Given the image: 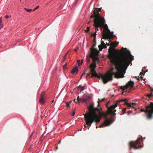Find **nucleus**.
Instances as JSON below:
<instances>
[{
  "label": "nucleus",
  "mask_w": 153,
  "mask_h": 153,
  "mask_svg": "<svg viewBox=\"0 0 153 153\" xmlns=\"http://www.w3.org/2000/svg\"><path fill=\"white\" fill-rule=\"evenodd\" d=\"M45 93L42 92L40 95V98L39 99V102L42 104H43L44 103L45 100Z\"/></svg>",
  "instance_id": "9"
},
{
  "label": "nucleus",
  "mask_w": 153,
  "mask_h": 153,
  "mask_svg": "<svg viewBox=\"0 0 153 153\" xmlns=\"http://www.w3.org/2000/svg\"><path fill=\"white\" fill-rule=\"evenodd\" d=\"M24 9L27 12H30L32 10L31 9H27L25 8H24Z\"/></svg>",
  "instance_id": "19"
},
{
  "label": "nucleus",
  "mask_w": 153,
  "mask_h": 153,
  "mask_svg": "<svg viewBox=\"0 0 153 153\" xmlns=\"http://www.w3.org/2000/svg\"><path fill=\"white\" fill-rule=\"evenodd\" d=\"M141 111L145 112L148 119H152L153 117V102H151L150 104L146 106V109H142L141 110Z\"/></svg>",
  "instance_id": "5"
},
{
  "label": "nucleus",
  "mask_w": 153,
  "mask_h": 153,
  "mask_svg": "<svg viewBox=\"0 0 153 153\" xmlns=\"http://www.w3.org/2000/svg\"><path fill=\"white\" fill-rule=\"evenodd\" d=\"M102 33H103L102 35V38L103 39H108V43L107 42H106V45L107 46H111V44H110V37L108 36V35L105 32L104 30L103 31Z\"/></svg>",
  "instance_id": "8"
},
{
  "label": "nucleus",
  "mask_w": 153,
  "mask_h": 153,
  "mask_svg": "<svg viewBox=\"0 0 153 153\" xmlns=\"http://www.w3.org/2000/svg\"><path fill=\"white\" fill-rule=\"evenodd\" d=\"M20 0L21 1V0Z\"/></svg>",
  "instance_id": "52"
},
{
  "label": "nucleus",
  "mask_w": 153,
  "mask_h": 153,
  "mask_svg": "<svg viewBox=\"0 0 153 153\" xmlns=\"http://www.w3.org/2000/svg\"><path fill=\"white\" fill-rule=\"evenodd\" d=\"M86 74L85 73H84V74H82V75H81V78H80V79L82 78V76L83 75H84V74Z\"/></svg>",
  "instance_id": "38"
},
{
  "label": "nucleus",
  "mask_w": 153,
  "mask_h": 153,
  "mask_svg": "<svg viewBox=\"0 0 153 153\" xmlns=\"http://www.w3.org/2000/svg\"><path fill=\"white\" fill-rule=\"evenodd\" d=\"M78 67L76 66L73 69L71 72L73 74H76L78 72Z\"/></svg>",
  "instance_id": "14"
},
{
  "label": "nucleus",
  "mask_w": 153,
  "mask_h": 153,
  "mask_svg": "<svg viewBox=\"0 0 153 153\" xmlns=\"http://www.w3.org/2000/svg\"><path fill=\"white\" fill-rule=\"evenodd\" d=\"M89 61H90V59H89L87 60V63L88 64V63L89 62Z\"/></svg>",
  "instance_id": "37"
},
{
  "label": "nucleus",
  "mask_w": 153,
  "mask_h": 153,
  "mask_svg": "<svg viewBox=\"0 0 153 153\" xmlns=\"http://www.w3.org/2000/svg\"><path fill=\"white\" fill-rule=\"evenodd\" d=\"M126 108H123L122 110L123 114H124L126 113Z\"/></svg>",
  "instance_id": "23"
},
{
  "label": "nucleus",
  "mask_w": 153,
  "mask_h": 153,
  "mask_svg": "<svg viewBox=\"0 0 153 153\" xmlns=\"http://www.w3.org/2000/svg\"><path fill=\"white\" fill-rule=\"evenodd\" d=\"M78 88H79V89L80 90L81 92L82 91L84 90V87H82L80 85L79 86Z\"/></svg>",
  "instance_id": "17"
},
{
  "label": "nucleus",
  "mask_w": 153,
  "mask_h": 153,
  "mask_svg": "<svg viewBox=\"0 0 153 153\" xmlns=\"http://www.w3.org/2000/svg\"><path fill=\"white\" fill-rule=\"evenodd\" d=\"M80 62H81V63L82 64L83 62V59H82L80 61Z\"/></svg>",
  "instance_id": "43"
},
{
  "label": "nucleus",
  "mask_w": 153,
  "mask_h": 153,
  "mask_svg": "<svg viewBox=\"0 0 153 153\" xmlns=\"http://www.w3.org/2000/svg\"><path fill=\"white\" fill-rule=\"evenodd\" d=\"M74 50H75V51H76V49H74Z\"/></svg>",
  "instance_id": "51"
},
{
  "label": "nucleus",
  "mask_w": 153,
  "mask_h": 153,
  "mask_svg": "<svg viewBox=\"0 0 153 153\" xmlns=\"http://www.w3.org/2000/svg\"><path fill=\"white\" fill-rule=\"evenodd\" d=\"M109 34H110V35L111 36H113V37H114L115 36L114 35H113V32H111V33H109Z\"/></svg>",
  "instance_id": "29"
},
{
  "label": "nucleus",
  "mask_w": 153,
  "mask_h": 153,
  "mask_svg": "<svg viewBox=\"0 0 153 153\" xmlns=\"http://www.w3.org/2000/svg\"><path fill=\"white\" fill-rule=\"evenodd\" d=\"M95 11H96V12H97L99 14V12L98 10H94V14H92L91 16V18H94V19H95V14H94V13H96V12H95V13H94V12H95ZM95 19H94V20Z\"/></svg>",
  "instance_id": "15"
},
{
  "label": "nucleus",
  "mask_w": 153,
  "mask_h": 153,
  "mask_svg": "<svg viewBox=\"0 0 153 153\" xmlns=\"http://www.w3.org/2000/svg\"><path fill=\"white\" fill-rule=\"evenodd\" d=\"M105 100V98H103L101 99H98V101H97V102L98 103V106H99V102H100L103 101Z\"/></svg>",
  "instance_id": "16"
},
{
  "label": "nucleus",
  "mask_w": 153,
  "mask_h": 153,
  "mask_svg": "<svg viewBox=\"0 0 153 153\" xmlns=\"http://www.w3.org/2000/svg\"><path fill=\"white\" fill-rule=\"evenodd\" d=\"M80 101H82V102H86V100H85V98H80Z\"/></svg>",
  "instance_id": "20"
},
{
  "label": "nucleus",
  "mask_w": 153,
  "mask_h": 153,
  "mask_svg": "<svg viewBox=\"0 0 153 153\" xmlns=\"http://www.w3.org/2000/svg\"><path fill=\"white\" fill-rule=\"evenodd\" d=\"M128 100L127 99H122L118 101V102H120L121 101H123L125 102V104L128 107H131V104L130 103H128L127 102Z\"/></svg>",
  "instance_id": "12"
},
{
  "label": "nucleus",
  "mask_w": 153,
  "mask_h": 153,
  "mask_svg": "<svg viewBox=\"0 0 153 153\" xmlns=\"http://www.w3.org/2000/svg\"><path fill=\"white\" fill-rule=\"evenodd\" d=\"M11 17V16L10 15L9 16H8V15H6L5 16V17L6 18V19H8V18H10Z\"/></svg>",
  "instance_id": "27"
},
{
  "label": "nucleus",
  "mask_w": 153,
  "mask_h": 153,
  "mask_svg": "<svg viewBox=\"0 0 153 153\" xmlns=\"http://www.w3.org/2000/svg\"><path fill=\"white\" fill-rule=\"evenodd\" d=\"M90 30V28L89 27H87V29L85 30V32L86 33L88 32Z\"/></svg>",
  "instance_id": "21"
},
{
  "label": "nucleus",
  "mask_w": 153,
  "mask_h": 153,
  "mask_svg": "<svg viewBox=\"0 0 153 153\" xmlns=\"http://www.w3.org/2000/svg\"><path fill=\"white\" fill-rule=\"evenodd\" d=\"M117 106V102L108 108V112L105 113L101 112V110L97 108H94L93 104L90 105L88 108L89 112L86 113L84 116L85 120L86 125L91 126V124L94 122L95 123L99 122L101 118L103 117L106 118L108 114L115 115L116 110L115 108Z\"/></svg>",
  "instance_id": "3"
},
{
  "label": "nucleus",
  "mask_w": 153,
  "mask_h": 153,
  "mask_svg": "<svg viewBox=\"0 0 153 153\" xmlns=\"http://www.w3.org/2000/svg\"><path fill=\"white\" fill-rule=\"evenodd\" d=\"M132 112V111H129L128 112H127V113L128 115H129V114Z\"/></svg>",
  "instance_id": "26"
},
{
  "label": "nucleus",
  "mask_w": 153,
  "mask_h": 153,
  "mask_svg": "<svg viewBox=\"0 0 153 153\" xmlns=\"http://www.w3.org/2000/svg\"><path fill=\"white\" fill-rule=\"evenodd\" d=\"M141 139L140 138H138L135 141H131L129 143L130 147L129 149L131 150V148L134 149H138L141 148L142 146L140 145V144Z\"/></svg>",
  "instance_id": "6"
},
{
  "label": "nucleus",
  "mask_w": 153,
  "mask_h": 153,
  "mask_svg": "<svg viewBox=\"0 0 153 153\" xmlns=\"http://www.w3.org/2000/svg\"><path fill=\"white\" fill-rule=\"evenodd\" d=\"M76 100H77L78 103H79L80 102V98H79V96L77 97Z\"/></svg>",
  "instance_id": "24"
},
{
  "label": "nucleus",
  "mask_w": 153,
  "mask_h": 153,
  "mask_svg": "<svg viewBox=\"0 0 153 153\" xmlns=\"http://www.w3.org/2000/svg\"><path fill=\"white\" fill-rule=\"evenodd\" d=\"M151 92H153V88L151 89Z\"/></svg>",
  "instance_id": "41"
},
{
  "label": "nucleus",
  "mask_w": 153,
  "mask_h": 153,
  "mask_svg": "<svg viewBox=\"0 0 153 153\" xmlns=\"http://www.w3.org/2000/svg\"><path fill=\"white\" fill-rule=\"evenodd\" d=\"M134 85V82L131 81H129L125 86H122L120 87V88L123 90L124 91H126V90L128 88H132Z\"/></svg>",
  "instance_id": "7"
},
{
  "label": "nucleus",
  "mask_w": 153,
  "mask_h": 153,
  "mask_svg": "<svg viewBox=\"0 0 153 153\" xmlns=\"http://www.w3.org/2000/svg\"><path fill=\"white\" fill-rule=\"evenodd\" d=\"M54 102V100H52V102Z\"/></svg>",
  "instance_id": "49"
},
{
  "label": "nucleus",
  "mask_w": 153,
  "mask_h": 153,
  "mask_svg": "<svg viewBox=\"0 0 153 153\" xmlns=\"http://www.w3.org/2000/svg\"><path fill=\"white\" fill-rule=\"evenodd\" d=\"M133 108L134 109V110H135L137 109V108L135 107H133Z\"/></svg>",
  "instance_id": "44"
},
{
  "label": "nucleus",
  "mask_w": 153,
  "mask_h": 153,
  "mask_svg": "<svg viewBox=\"0 0 153 153\" xmlns=\"http://www.w3.org/2000/svg\"><path fill=\"white\" fill-rule=\"evenodd\" d=\"M61 142V140H60L59 141V143H60Z\"/></svg>",
  "instance_id": "48"
},
{
  "label": "nucleus",
  "mask_w": 153,
  "mask_h": 153,
  "mask_svg": "<svg viewBox=\"0 0 153 153\" xmlns=\"http://www.w3.org/2000/svg\"><path fill=\"white\" fill-rule=\"evenodd\" d=\"M153 96V94L151 93L150 94H148L147 95V96L149 98H150V97H152Z\"/></svg>",
  "instance_id": "22"
},
{
  "label": "nucleus",
  "mask_w": 153,
  "mask_h": 153,
  "mask_svg": "<svg viewBox=\"0 0 153 153\" xmlns=\"http://www.w3.org/2000/svg\"><path fill=\"white\" fill-rule=\"evenodd\" d=\"M111 123L112 121L111 120H108L106 119L104 122V125H102V126H109Z\"/></svg>",
  "instance_id": "11"
},
{
  "label": "nucleus",
  "mask_w": 153,
  "mask_h": 153,
  "mask_svg": "<svg viewBox=\"0 0 153 153\" xmlns=\"http://www.w3.org/2000/svg\"><path fill=\"white\" fill-rule=\"evenodd\" d=\"M95 44H94V45L93 46V47H95Z\"/></svg>",
  "instance_id": "46"
},
{
  "label": "nucleus",
  "mask_w": 153,
  "mask_h": 153,
  "mask_svg": "<svg viewBox=\"0 0 153 153\" xmlns=\"http://www.w3.org/2000/svg\"><path fill=\"white\" fill-rule=\"evenodd\" d=\"M66 106L67 107H70V105L69 104V103H68V102H66Z\"/></svg>",
  "instance_id": "30"
},
{
  "label": "nucleus",
  "mask_w": 153,
  "mask_h": 153,
  "mask_svg": "<svg viewBox=\"0 0 153 153\" xmlns=\"http://www.w3.org/2000/svg\"><path fill=\"white\" fill-rule=\"evenodd\" d=\"M140 80H142L143 79V77L142 76H140Z\"/></svg>",
  "instance_id": "42"
},
{
  "label": "nucleus",
  "mask_w": 153,
  "mask_h": 153,
  "mask_svg": "<svg viewBox=\"0 0 153 153\" xmlns=\"http://www.w3.org/2000/svg\"><path fill=\"white\" fill-rule=\"evenodd\" d=\"M92 35L93 36H94V39H95V37H96V33H94V34H93Z\"/></svg>",
  "instance_id": "33"
},
{
  "label": "nucleus",
  "mask_w": 153,
  "mask_h": 153,
  "mask_svg": "<svg viewBox=\"0 0 153 153\" xmlns=\"http://www.w3.org/2000/svg\"><path fill=\"white\" fill-rule=\"evenodd\" d=\"M142 74V73L141 72L140 73V74Z\"/></svg>",
  "instance_id": "50"
},
{
  "label": "nucleus",
  "mask_w": 153,
  "mask_h": 153,
  "mask_svg": "<svg viewBox=\"0 0 153 153\" xmlns=\"http://www.w3.org/2000/svg\"><path fill=\"white\" fill-rule=\"evenodd\" d=\"M39 6H37L36 7V8L34 9V10H33V11H35V10H36V9H37L39 8Z\"/></svg>",
  "instance_id": "31"
},
{
  "label": "nucleus",
  "mask_w": 153,
  "mask_h": 153,
  "mask_svg": "<svg viewBox=\"0 0 153 153\" xmlns=\"http://www.w3.org/2000/svg\"><path fill=\"white\" fill-rule=\"evenodd\" d=\"M86 74L85 73H84V74H82V75H81V78H80V79L82 78V76L83 75H84V74Z\"/></svg>",
  "instance_id": "39"
},
{
  "label": "nucleus",
  "mask_w": 153,
  "mask_h": 153,
  "mask_svg": "<svg viewBox=\"0 0 153 153\" xmlns=\"http://www.w3.org/2000/svg\"><path fill=\"white\" fill-rule=\"evenodd\" d=\"M66 65H67V64H65L63 66V68L64 69H66V68H67V66H66Z\"/></svg>",
  "instance_id": "28"
},
{
  "label": "nucleus",
  "mask_w": 153,
  "mask_h": 153,
  "mask_svg": "<svg viewBox=\"0 0 153 153\" xmlns=\"http://www.w3.org/2000/svg\"><path fill=\"white\" fill-rule=\"evenodd\" d=\"M103 28H104V30H103L105 31V30L109 34V33H111V31H110V30L108 28V27L107 25L105 24H104V26H103ZM104 31L105 33H106L107 34V33H106V32H105V31Z\"/></svg>",
  "instance_id": "13"
},
{
  "label": "nucleus",
  "mask_w": 153,
  "mask_h": 153,
  "mask_svg": "<svg viewBox=\"0 0 153 153\" xmlns=\"http://www.w3.org/2000/svg\"><path fill=\"white\" fill-rule=\"evenodd\" d=\"M96 9H97V10H98V9L99 11H100L101 10V7H100V8H99L98 9L96 8Z\"/></svg>",
  "instance_id": "36"
},
{
  "label": "nucleus",
  "mask_w": 153,
  "mask_h": 153,
  "mask_svg": "<svg viewBox=\"0 0 153 153\" xmlns=\"http://www.w3.org/2000/svg\"><path fill=\"white\" fill-rule=\"evenodd\" d=\"M138 80L139 81H140V79H139V78H138Z\"/></svg>",
  "instance_id": "47"
},
{
  "label": "nucleus",
  "mask_w": 153,
  "mask_h": 153,
  "mask_svg": "<svg viewBox=\"0 0 153 153\" xmlns=\"http://www.w3.org/2000/svg\"><path fill=\"white\" fill-rule=\"evenodd\" d=\"M90 98V97H88L87 98L85 99V100H86V102L87 101L88 99Z\"/></svg>",
  "instance_id": "32"
},
{
  "label": "nucleus",
  "mask_w": 153,
  "mask_h": 153,
  "mask_svg": "<svg viewBox=\"0 0 153 153\" xmlns=\"http://www.w3.org/2000/svg\"><path fill=\"white\" fill-rule=\"evenodd\" d=\"M75 110H74V112H73V113L72 114H71V116H74V114H75V112H74V111H75Z\"/></svg>",
  "instance_id": "34"
},
{
  "label": "nucleus",
  "mask_w": 153,
  "mask_h": 153,
  "mask_svg": "<svg viewBox=\"0 0 153 153\" xmlns=\"http://www.w3.org/2000/svg\"><path fill=\"white\" fill-rule=\"evenodd\" d=\"M91 53L90 57L93 60V62L90 65L89 68L90 71L89 73L86 74L87 77L90 76L91 74V78L94 76L98 78L99 79H101L104 84L106 83L108 81H111L113 79V76L117 78H119L123 77V75L121 76L119 75L116 72V68H111L110 70L106 73L104 75L98 74L96 72L95 69L97 66L96 63L97 61L98 60V58L97 57L99 53V51L95 48H91Z\"/></svg>",
  "instance_id": "2"
},
{
  "label": "nucleus",
  "mask_w": 153,
  "mask_h": 153,
  "mask_svg": "<svg viewBox=\"0 0 153 153\" xmlns=\"http://www.w3.org/2000/svg\"><path fill=\"white\" fill-rule=\"evenodd\" d=\"M68 54V53H67L63 57V59H64V60L65 59H66V56L67 54Z\"/></svg>",
  "instance_id": "25"
},
{
  "label": "nucleus",
  "mask_w": 153,
  "mask_h": 153,
  "mask_svg": "<svg viewBox=\"0 0 153 153\" xmlns=\"http://www.w3.org/2000/svg\"><path fill=\"white\" fill-rule=\"evenodd\" d=\"M101 45H99L98 46L99 51H102L103 48H107L106 45H105V44L103 41L101 40Z\"/></svg>",
  "instance_id": "10"
},
{
  "label": "nucleus",
  "mask_w": 153,
  "mask_h": 153,
  "mask_svg": "<svg viewBox=\"0 0 153 153\" xmlns=\"http://www.w3.org/2000/svg\"><path fill=\"white\" fill-rule=\"evenodd\" d=\"M77 62L78 63L79 66H80L82 65V64L81 63V62H80V60H77Z\"/></svg>",
  "instance_id": "18"
},
{
  "label": "nucleus",
  "mask_w": 153,
  "mask_h": 153,
  "mask_svg": "<svg viewBox=\"0 0 153 153\" xmlns=\"http://www.w3.org/2000/svg\"><path fill=\"white\" fill-rule=\"evenodd\" d=\"M111 46L108 49L109 53L108 57L111 63L115 66L116 72L120 76L125 73L126 70L132 60L134 59L133 56L130 52L126 48H123L120 52L114 48L118 44L119 42L115 41L113 43L111 42Z\"/></svg>",
  "instance_id": "1"
},
{
  "label": "nucleus",
  "mask_w": 153,
  "mask_h": 153,
  "mask_svg": "<svg viewBox=\"0 0 153 153\" xmlns=\"http://www.w3.org/2000/svg\"><path fill=\"white\" fill-rule=\"evenodd\" d=\"M56 150H57L58 149V148L57 146L56 147Z\"/></svg>",
  "instance_id": "45"
},
{
  "label": "nucleus",
  "mask_w": 153,
  "mask_h": 153,
  "mask_svg": "<svg viewBox=\"0 0 153 153\" xmlns=\"http://www.w3.org/2000/svg\"><path fill=\"white\" fill-rule=\"evenodd\" d=\"M131 104V105H136L137 104V103H133L132 102V103H130Z\"/></svg>",
  "instance_id": "35"
},
{
  "label": "nucleus",
  "mask_w": 153,
  "mask_h": 153,
  "mask_svg": "<svg viewBox=\"0 0 153 153\" xmlns=\"http://www.w3.org/2000/svg\"><path fill=\"white\" fill-rule=\"evenodd\" d=\"M74 101L75 103H76L77 102V101H76V100L75 99H74Z\"/></svg>",
  "instance_id": "40"
},
{
  "label": "nucleus",
  "mask_w": 153,
  "mask_h": 153,
  "mask_svg": "<svg viewBox=\"0 0 153 153\" xmlns=\"http://www.w3.org/2000/svg\"><path fill=\"white\" fill-rule=\"evenodd\" d=\"M94 13L95 16V18L94 21L93 25L96 28V31H98V27H101V30H102L103 28L104 24L105 23V21L103 18L100 16V14L97 12L95 11Z\"/></svg>",
  "instance_id": "4"
}]
</instances>
